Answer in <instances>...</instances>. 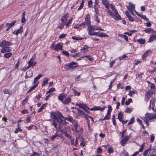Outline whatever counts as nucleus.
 <instances>
[{"label":"nucleus","instance_id":"obj_1","mask_svg":"<svg viewBox=\"0 0 156 156\" xmlns=\"http://www.w3.org/2000/svg\"><path fill=\"white\" fill-rule=\"evenodd\" d=\"M53 122L52 124L54 126L56 130H58L65 126L66 122L62 118H64L60 113H58L57 115L53 113H51Z\"/></svg>","mask_w":156,"mask_h":156},{"label":"nucleus","instance_id":"obj_2","mask_svg":"<svg viewBox=\"0 0 156 156\" xmlns=\"http://www.w3.org/2000/svg\"><path fill=\"white\" fill-rule=\"evenodd\" d=\"M110 7L112 10L110 9L107 10V12L115 20H121V18L115 7L113 5H110Z\"/></svg>","mask_w":156,"mask_h":156},{"label":"nucleus","instance_id":"obj_3","mask_svg":"<svg viewBox=\"0 0 156 156\" xmlns=\"http://www.w3.org/2000/svg\"><path fill=\"white\" fill-rule=\"evenodd\" d=\"M90 15L88 14H87L86 16L84 22H83L82 23L80 24L79 25V26L83 27V28L86 27V26H88V27H90Z\"/></svg>","mask_w":156,"mask_h":156},{"label":"nucleus","instance_id":"obj_4","mask_svg":"<svg viewBox=\"0 0 156 156\" xmlns=\"http://www.w3.org/2000/svg\"><path fill=\"white\" fill-rule=\"evenodd\" d=\"M52 49H54L56 51H58L59 50H62L63 47L62 43H58L56 45L54 44L53 42L51 45L50 46Z\"/></svg>","mask_w":156,"mask_h":156},{"label":"nucleus","instance_id":"obj_5","mask_svg":"<svg viewBox=\"0 0 156 156\" xmlns=\"http://www.w3.org/2000/svg\"><path fill=\"white\" fill-rule=\"evenodd\" d=\"M66 69L67 70L75 69L78 66V63L74 62L66 64Z\"/></svg>","mask_w":156,"mask_h":156},{"label":"nucleus","instance_id":"obj_6","mask_svg":"<svg viewBox=\"0 0 156 156\" xmlns=\"http://www.w3.org/2000/svg\"><path fill=\"white\" fill-rule=\"evenodd\" d=\"M66 119L69 122H72L74 125V126L75 131L76 132L77 131L78 124L77 122L75 120H73L72 117L70 116H68Z\"/></svg>","mask_w":156,"mask_h":156},{"label":"nucleus","instance_id":"obj_7","mask_svg":"<svg viewBox=\"0 0 156 156\" xmlns=\"http://www.w3.org/2000/svg\"><path fill=\"white\" fill-rule=\"evenodd\" d=\"M143 119L149 121L153 119H156V113H146L145 117H144Z\"/></svg>","mask_w":156,"mask_h":156},{"label":"nucleus","instance_id":"obj_8","mask_svg":"<svg viewBox=\"0 0 156 156\" xmlns=\"http://www.w3.org/2000/svg\"><path fill=\"white\" fill-rule=\"evenodd\" d=\"M155 91V90H149L147 92L146 97L147 99V101L149 100L150 98L151 97L152 95L154 94Z\"/></svg>","mask_w":156,"mask_h":156},{"label":"nucleus","instance_id":"obj_9","mask_svg":"<svg viewBox=\"0 0 156 156\" xmlns=\"http://www.w3.org/2000/svg\"><path fill=\"white\" fill-rule=\"evenodd\" d=\"M68 17H69L67 14L66 13L61 18V23L65 25Z\"/></svg>","mask_w":156,"mask_h":156},{"label":"nucleus","instance_id":"obj_10","mask_svg":"<svg viewBox=\"0 0 156 156\" xmlns=\"http://www.w3.org/2000/svg\"><path fill=\"white\" fill-rule=\"evenodd\" d=\"M10 42H7L5 40H3L0 42V47L3 48L5 47L9 46L10 45Z\"/></svg>","mask_w":156,"mask_h":156},{"label":"nucleus","instance_id":"obj_11","mask_svg":"<svg viewBox=\"0 0 156 156\" xmlns=\"http://www.w3.org/2000/svg\"><path fill=\"white\" fill-rule=\"evenodd\" d=\"M129 136H126L121 141V144L124 146L127 142L129 139Z\"/></svg>","mask_w":156,"mask_h":156},{"label":"nucleus","instance_id":"obj_12","mask_svg":"<svg viewBox=\"0 0 156 156\" xmlns=\"http://www.w3.org/2000/svg\"><path fill=\"white\" fill-rule=\"evenodd\" d=\"M129 5L127 6V8L129 11L131 10L135 11V5L131 2H129Z\"/></svg>","mask_w":156,"mask_h":156},{"label":"nucleus","instance_id":"obj_13","mask_svg":"<svg viewBox=\"0 0 156 156\" xmlns=\"http://www.w3.org/2000/svg\"><path fill=\"white\" fill-rule=\"evenodd\" d=\"M88 28L90 29L91 30H99L101 31H104V30L101 29V28L95 26H91L90 27H88Z\"/></svg>","mask_w":156,"mask_h":156},{"label":"nucleus","instance_id":"obj_14","mask_svg":"<svg viewBox=\"0 0 156 156\" xmlns=\"http://www.w3.org/2000/svg\"><path fill=\"white\" fill-rule=\"evenodd\" d=\"M75 109H77V110L78 111V114L79 115H83L84 117L87 120H88L87 115L85 114L83 111L81 110L80 109L78 108H75Z\"/></svg>","mask_w":156,"mask_h":156},{"label":"nucleus","instance_id":"obj_15","mask_svg":"<svg viewBox=\"0 0 156 156\" xmlns=\"http://www.w3.org/2000/svg\"><path fill=\"white\" fill-rule=\"evenodd\" d=\"M16 22V20H14L12 22L10 23H7L6 24V27L8 26L7 28L6 29V31H8L12 27L13 25H14L15 24Z\"/></svg>","mask_w":156,"mask_h":156},{"label":"nucleus","instance_id":"obj_16","mask_svg":"<svg viewBox=\"0 0 156 156\" xmlns=\"http://www.w3.org/2000/svg\"><path fill=\"white\" fill-rule=\"evenodd\" d=\"M11 51L10 47L8 46L5 47L3 48L1 50V52L4 53L10 51Z\"/></svg>","mask_w":156,"mask_h":156},{"label":"nucleus","instance_id":"obj_17","mask_svg":"<svg viewBox=\"0 0 156 156\" xmlns=\"http://www.w3.org/2000/svg\"><path fill=\"white\" fill-rule=\"evenodd\" d=\"M23 27L22 26H21L19 29L15 31H14L12 32V34H16V36H17V35L18 34H21L23 31Z\"/></svg>","mask_w":156,"mask_h":156},{"label":"nucleus","instance_id":"obj_18","mask_svg":"<svg viewBox=\"0 0 156 156\" xmlns=\"http://www.w3.org/2000/svg\"><path fill=\"white\" fill-rule=\"evenodd\" d=\"M76 105L77 106H78L80 108H81L82 109L84 110V111H86L87 109V106L85 105L82 104V103H76Z\"/></svg>","mask_w":156,"mask_h":156},{"label":"nucleus","instance_id":"obj_19","mask_svg":"<svg viewBox=\"0 0 156 156\" xmlns=\"http://www.w3.org/2000/svg\"><path fill=\"white\" fill-rule=\"evenodd\" d=\"M102 3L105 5V7L107 9V10L109 9V6H110V5L108 0H101Z\"/></svg>","mask_w":156,"mask_h":156},{"label":"nucleus","instance_id":"obj_20","mask_svg":"<svg viewBox=\"0 0 156 156\" xmlns=\"http://www.w3.org/2000/svg\"><path fill=\"white\" fill-rule=\"evenodd\" d=\"M66 94L62 93L59 95L58 97V99L62 102V101H64L63 99L66 97Z\"/></svg>","mask_w":156,"mask_h":156},{"label":"nucleus","instance_id":"obj_21","mask_svg":"<svg viewBox=\"0 0 156 156\" xmlns=\"http://www.w3.org/2000/svg\"><path fill=\"white\" fill-rule=\"evenodd\" d=\"M151 50H148L146 51L143 55L142 58L144 60L145 58L147 57L149 55L151 54Z\"/></svg>","mask_w":156,"mask_h":156},{"label":"nucleus","instance_id":"obj_22","mask_svg":"<svg viewBox=\"0 0 156 156\" xmlns=\"http://www.w3.org/2000/svg\"><path fill=\"white\" fill-rule=\"evenodd\" d=\"M156 40V35L155 34H152L149 37V39L148 40V42H152L153 41Z\"/></svg>","mask_w":156,"mask_h":156},{"label":"nucleus","instance_id":"obj_23","mask_svg":"<svg viewBox=\"0 0 156 156\" xmlns=\"http://www.w3.org/2000/svg\"><path fill=\"white\" fill-rule=\"evenodd\" d=\"M71 98L69 97L67 98L63 101L62 103L64 104H68L71 101Z\"/></svg>","mask_w":156,"mask_h":156},{"label":"nucleus","instance_id":"obj_24","mask_svg":"<svg viewBox=\"0 0 156 156\" xmlns=\"http://www.w3.org/2000/svg\"><path fill=\"white\" fill-rule=\"evenodd\" d=\"M98 36L99 37H107L108 36V35L107 34L105 33H100L98 32Z\"/></svg>","mask_w":156,"mask_h":156},{"label":"nucleus","instance_id":"obj_25","mask_svg":"<svg viewBox=\"0 0 156 156\" xmlns=\"http://www.w3.org/2000/svg\"><path fill=\"white\" fill-rule=\"evenodd\" d=\"M106 107L105 106H104L103 107H101L100 106H94V109L95 111L100 110L102 111Z\"/></svg>","mask_w":156,"mask_h":156},{"label":"nucleus","instance_id":"obj_26","mask_svg":"<svg viewBox=\"0 0 156 156\" xmlns=\"http://www.w3.org/2000/svg\"><path fill=\"white\" fill-rule=\"evenodd\" d=\"M134 94H137L138 93L137 92L136 90L133 89L132 90H130V91L128 95L131 96Z\"/></svg>","mask_w":156,"mask_h":156},{"label":"nucleus","instance_id":"obj_27","mask_svg":"<svg viewBox=\"0 0 156 156\" xmlns=\"http://www.w3.org/2000/svg\"><path fill=\"white\" fill-rule=\"evenodd\" d=\"M47 104V103H46L45 104H43L41 106V107L38 111L37 112L38 113H39L41 112L43 109H44L46 107V105Z\"/></svg>","mask_w":156,"mask_h":156},{"label":"nucleus","instance_id":"obj_28","mask_svg":"<svg viewBox=\"0 0 156 156\" xmlns=\"http://www.w3.org/2000/svg\"><path fill=\"white\" fill-rule=\"evenodd\" d=\"M87 30L88 31V34L91 35H97L98 34V32H95L94 33H91V32L92 30H90V29L89 28H87Z\"/></svg>","mask_w":156,"mask_h":156},{"label":"nucleus","instance_id":"obj_29","mask_svg":"<svg viewBox=\"0 0 156 156\" xmlns=\"http://www.w3.org/2000/svg\"><path fill=\"white\" fill-rule=\"evenodd\" d=\"M48 79L47 78H46L43 80L42 84V86H44L46 85L48 82Z\"/></svg>","mask_w":156,"mask_h":156},{"label":"nucleus","instance_id":"obj_30","mask_svg":"<svg viewBox=\"0 0 156 156\" xmlns=\"http://www.w3.org/2000/svg\"><path fill=\"white\" fill-rule=\"evenodd\" d=\"M122 117H123V114L121 112H120L119 113V114L118 115V119H119V120L120 121H122Z\"/></svg>","mask_w":156,"mask_h":156},{"label":"nucleus","instance_id":"obj_31","mask_svg":"<svg viewBox=\"0 0 156 156\" xmlns=\"http://www.w3.org/2000/svg\"><path fill=\"white\" fill-rule=\"evenodd\" d=\"M12 53L10 52H8L5 53L4 54V56L6 58H9L12 55Z\"/></svg>","mask_w":156,"mask_h":156},{"label":"nucleus","instance_id":"obj_32","mask_svg":"<svg viewBox=\"0 0 156 156\" xmlns=\"http://www.w3.org/2000/svg\"><path fill=\"white\" fill-rule=\"evenodd\" d=\"M42 76V75L41 74H39L37 77L34 78L33 83L34 84Z\"/></svg>","mask_w":156,"mask_h":156},{"label":"nucleus","instance_id":"obj_33","mask_svg":"<svg viewBox=\"0 0 156 156\" xmlns=\"http://www.w3.org/2000/svg\"><path fill=\"white\" fill-rule=\"evenodd\" d=\"M137 41L140 43V44H144L145 43V41L144 39L140 38L137 40Z\"/></svg>","mask_w":156,"mask_h":156},{"label":"nucleus","instance_id":"obj_34","mask_svg":"<svg viewBox=\"0 0 156 156\" xmlns=\"http://www.w3.org/2000/svg\"><path fill=\"white\" fill-rule=\"evenodd\" d=\"M68 138L71 141V144L72 145H73L74 139L72 138V137L71 136H69Z\"/></svg>","mask_w":156,"mask_h":156},{"label":"nucleus","instance_id":"obj_35","mask_svg":"<svg viewBox=\"0 0 156 156\" xmlns=\"http://www.w3.org/2000/svg\"><path fill=\"white\" fill-rule=\"evenodd\" d=\"M110 114L107 113L106 115L105 116L103 120H108L110 118Z\"/></svg>","mask_w":156,"mask_h":156},{"label":"nucleus","instance_id":"obj_36","mask_svg":"<svg viewBox=\"0 0 156 156\" xmlns=\"http://www.w3.org/2000/svg\"><path fill=\"white\" fill-rule=\"evenodd\" d=\"M87 57V59L90 61H92L94 60V58H93V57H91V56L90 55L88 56H84L82 57L81 58H84V57Z\"/></svg>","mask_w":156,"mask_h":156},{"label":"nucleus","instance_id":"obj_37","mask_svg":"<svg viewBox=\"0 0 156 156\" xmlns=\"http://www.w3.org/2000/svg\"><path fill=\"white\" fill-rule=\"evenodd\" d=\"M146 33L152 32L153 33V31H154L151 28H147L144 30Z\"/></svg>","mask_w":156,"mask_h":156},{"label":"nucleus","instance_id":"obj_38","mask_svg":"<svg viewBox=\"0 0 156 156\" xmlns=\"http://www.w3.org/2000/svg\"><path fill=\"white\" fill-rule=\"evenodd\" d=\"M55 90V88L52 87L47 92L46 94H48V93H51Z\"/></svg>","mask_w":156,"mask_h":156},{"label":"nucleus","instance_id":"obj_39","mask_svg":"<svg viewBox=\"0 0 156 156\" xmlns=\"http://www.w3.org/2000/svg\"><path fill=\"white\" fill-rule=\"evenodd\" d=\"M73 19V18H71V19L69 20L68 21V22H67L66 23V27H68V26H69V24L71 23L72 20Z\"/></svg>","mask_w":156,"mask_h":156},{"label":"nucleus","instance_id":"obj_40","mask_svg":"<svg viewBox=\"0 0 156 156\" xmlns=\"http://www.w3.org/2000/svg\"><path fill=\"white\" fill-rule=\"evenodd\" d=\"M3 91L4 94H10L9 90L8 89H3Z\"/></svg>","mask_w":156,"mask_h":156},{"label":"nucleus","instance_id":"obj_41","mask_svg":"<svg viewBox=\"0 0 156 156\" xmlns=\"http://www.w3.org/2000/svg\"><path fill=\"white\" fill-rule=\"evenodd\" d=\"M62 54L66 56L67 57H68L69 56V54L67 51H63L62 52Z\"/></svg>","mask_w":156,"mask_h":156},{"label":"nucleus","instance_id":"obj_42","mask_svg":"<svg viewBox=\"0 0 156 156\" xmlns=\"http://www.w3.org/2000/svg\"><path fill=\"white\" fill-rule=\"evenodd\" d=\"M132 111V109L131 108H127L125 110V112L127 113H130Z\"/></svg>","mask_w":156,"mask_h":156},{"label":"nucleus","instance_id":"obj_43","mask_svg":"<svg viewBox=\"0 0 156 156\" xmlns=\"http://www.w3.org/2000/svg\"><path fill=\"white\" fill-rule=\"evenodd\" d=\"M83 3H84V1L83 0H82V3H81L80 6L78 8V10H80L82 9V8L83 6Z\"/></svg>","mask_w":156,"mask_h":156},{"label":"nucleus","instance_id":"obj_44","mask_svg":"<svg viewBox=\"0 0 156 156\" xmlns=\"http://www.w3.org/2000/svg\"><path fill=\"white\" fill-rule=\"evenodd\" d=\"M58 136V134H56L55 135H53V136H51L50 138H51V140H53L54 139L56 138V137Z\"/></svg>","mask_w":156,"mask_h":156},{"label":"nucleus","instance_id":"obj_45","mask_svg":"<svg viewBox=\"0 0 156 156\" xmlns=\"http://www.w3.org/2000/svg\"><path fill=\"white\" fill-rule=\"evenodd\" d=\"M72 39L74 40H81L83 39V38H79L78 37H76L75 36H73L72 37Z\"/></svg>","mask_w":156,"mask_h":156},{"label":"nucleus","instance_id":"obj_46","mask_svg":"<svg viewBox=\"0 0 156 156\" xmlns=\"http://www.w3.org/2000/svg\"><path fill=\"white\" fill-rule=\"evenodd\" d=\"M134 121V118L133 117H132L131 118V121L128 123V125H129L133 123Z\"/></svg>","mask_w":156,"mask_h":156},{"label":"nucleus","instance_id":"obj_47","mask_svg":"<svg viewBox=\"0 0 156 156\" xmlns=\"http://www.w3.org/2000/svg\"><path fill=\"white\" fill-rule=\"evenodd\" d=\"M113 150L112 148L111 147H109L108 149V152L109 153H111L112 152H113Z\"/></svg>","mask_w":156,"mask_h":156},{"label":"nucleus","instance_id":"obj_48","mask_svg":"<svg viewBox=\"0 0 156 156\" xmlns=\"http://www.w3.org/2000/svg\"><path fill=\"white\" fill-rule=\"evenodd\" d=\"M149 151V149H147L145 150L143 153V155L144 156H146L147 154H148V152Z\"/></svg>","mask_w":156,"mask_h":156},{"label":"nucleus","instance_id":"obj_49","mask_svg":"<svg viewBox=\"0 0 156 156\" xmlns=\"http://www.w3.org/2000/svg\"><path fill=\"white\" fill-rule=\"evenodd\" d=\"M88 7H92V2L91 0H88Z\"/></svg>","mask_w":156,"mask_h":156},{"label":"nucleus","instance_id":"obj_50","mask_svg":"<svg viewBox=\"0 0 156 156\" xmlns=\"http://www.w3.org/2000/svg\"><path fill=\"white\" fill-rule=\"evenodd\" d=\"M94 8L95 9V12L96 14H98V8L96 7V5H94Z\"/></svg>","mask_w":156,"mask_h":156},{"label":"nucleus","instance_id":"obj_51","mask_svg":"<svg viewBox=\"0 0 156 156\" xmlns=\"http://www.w3.org/2000/svg\"><path fill=\"white\" fill-rule=\"evenodd\" d=\"M112 110V108L111 106L110 105L108 107V110L107 113L111 114V112Z\"/></svg>","mask_w":156,"mask_h":156},{"label":"nucleus","instance_id":"obj_52","mask_svg":"<svg viewBox=\"0 0 156 156\" xmlns=\"http://www.w3.org/2000/svg\"><path fill=\"white\" fill-rule=\"evenodd\" d=\"M28 63V65L25 68H26V69H28L32 65V64H31L30 61H29Z\"/></svg>","mask_w":156,"mask_h":156},{"label":"nucleus","instance_id":"obj_53","mask_svg":"<svg viewBox=\"0 0 156 156\" xmlns=\"http://www.w3.org/2000/svg\"><path fill=\"white\" fill-rule=\"evenodd\" d=\"M152 102V105H154V102H155V100L154 99H152L150 101V106H151V103Z\"/></svg>","mask_w":156,"mask_h":156},{"label":"nucleus","instance_id":"obj_54","mask_svg":"<svg viewBox=\"0 0 156 156\" xmlns=\"http://www.w3.org/2000/svg\"><path fill=\"white\" fill-rule=\"evenodd\" d=\"M144 144H143L141 146V147L140 148L139 151H138V152H142L143 151V150L144 149Z\"/></svg>","mask_w":156,"mask_h":156},{"label":"nucleus","instance_id":"obj_55","mask_svg":"<svg viewBox=\"0 0 156 156\" xmlns=\"http://www.w3.org/2000/svg\"><path fill=\"white\" fill-rule=\"evenodd\" d=\"M88 47L87 45H85L84 46L83 48H82V50L83 51H86L88 49Z\"/></svg>","mask_w":156,"mask_h":156},{"label":"nucleus","instance_id":"obj_56","mask_svg":"<svg viewBox=\"0 0 156 156\" xmlns=\"http://www.w3.org/2000/svg\"><path fill=\"white\" fill-rule=\"evenodd\" d=\"M132 99L131 98L129 99L128 100V101H126L125 104L126 105H129L130 103L132 101Z\"/></svg>","mask_w":156,"mask_h":156},{"label":"nucleus","instance_id":"obj_57","mask_svg":"<svg viewBox=\"0 0 156 156\" xmlns=\"http://www.w3.org/2000/svg\"><path fill=\"white\" fill-rule=\"evenodd\" d=\"M22 131V130L20 128L18 127L17 129H15V130L14 131V133H18L19 131Z\"/></svg>","mask_w":156,"mask_h":156},{"label":"nucleus","instance_id":"obj_58","mask_svg":"<svg viewBox=\"0 0 156 156\" xmlns=\"http://www.w3.org/2000/svg\"><path fill=\"white\" fill-rule=\"evenodd\" d=\"M127 17L128 18V19L129 21L133 22L134 20L133 18V17L131 15L128 16V17Z\"/></svg>","mask_w":156,"mask_h":156},{"label":"nucleus","instance_id":"obj_59","mask_svg":"<svg viewBox=\"0 0 156 156\" xmlns=\"http://www.w3.org/2000/svg\"><path fill=\"white\" fill-rule=\"evenodd\" d=\"M102 152L101 149L100 147H98L97 149V153H101Z\"/></svg>","mask_w":156,"mask_h":156},{"label":"nucleus","instance_id":"obj_60","mask_svg":"<svg viewBox=\"0 0 156 156\" xmlns=\"http://www.w3.org/2000/svg\"><path fill=\"white\" fill-rule=\"evenodd\" d=\"M154 138L155 137L153 134L151 135V142H152L154 141Z\"/></svg>","mask_w":156,"mask_h":156},{"label":"nucleus","instance_id":"obj_61","mask_svg":"<svg viewBox=\"0 0 156 156\" xmlns=\"http://www.w3.org/2000/svg\"><path fill=\"white\" fill-rule=\"evenodd\" d=\"M65 25L64 24L62 23L60 24L59 26L58 27L60 29H61L63 28V27Z\"/></svg>","mask_w":156,"mask_h":156},{"label":"nucleus","instance_id":"obj_62","mask_svg":"<svg viewBox=\"0 0 156 156\" xmlns=\"http://www.w3.org/2000/svg\"><path fill=\"white\" fill-rule=\"evenodd\" d=\"M74 95H77L79 96L80 95V93L77 91H76L75 90H74Z\"/></svg>","mask_w":156,"mask_h":156},{"label":"nucleus","instance_id":"obj_63","mask_svg":"<svg viewBox=\"0 0 156 156\" xmlns=\"http://www.w3.org/2000/svg\"><path fill=\"white\" fill-rule=\"evenodd\" d=\"M122 37H123L124 38V39H125V40L126 41H128V37L126 35H122Z\"/></svg>","mask_w":156,"mask_h":156},{"label":"nucleus","instance_id":"obj_64","mask_svg":"<svg viewBox=\"0 0 156 156\" xmlns=\"http://www.w3.org/2000/svg\"><path fill=\"white\" fill-rule=\"evenodd\" d=\"M66 34H62L60 35L59 37V38L61 39L65 37L66 36Z\"/></svg>","mask_w":156,"mask_h":156}]
</instances>
